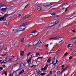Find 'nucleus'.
<instances>
[{"mask_svg":"<svg viewBox=\"0 0 76 76\" xmlns=\"http://www.w3.org/2000/svg\"><path fill=\"white\" fill-rule=\"evenodd\" d=\"M70 45H71V44H69L68 45V46H70Z\"/></svg>","mask_w":76,"mask_h":76,"instance_id":"13d9d810","label":"nucleus"},{"mask_svg":"<svg viewBox=\"0 0 76 76\" xmlns=\"http://www.w3.org/2000/svg\"><path fill=\"white\" fill-rule=\"evenodd\" d=\"M29 36L30 37H32V34H30L29 35Z\"/></svg>","mask_w":76,"mask_h":76,"instance_id":"79ce46f5","label":"nucleus"},{"mask_svg":"<svg viewBox=\"0 0 76 76\" xmlns=\"http://www.w3.org/2000/svg\"><path fill=\"white\" fill-rule=\"evenodd\" d=\"M31 15H27L25 16L23 18V19H26V18H28L30 17Z\"/></svg>","mask_w":76,"mask_h":76,"instance_id":"1a4fd4ad","label":"nucleus"},{"mask_svg":"<svg viewBox=\"0 0 76 76\" xmlns=\"http://www.w3.org/2000/svg\"><path fill=\"white\" fill-rule=\"evenodd\" d=\"M6 9H7V8H2L1 9V10H2L3 11H4V10H6Z\"/></svg>","mask_w":76,"mask_h":76,"instance_id":"bb28decb","label":"nucleus"},{"mask_svg":"<svg viewBox=\"0 0 76 76\" xmlns=\"http://www.w3.org/2000/svg\"><path fill=\"white\" fill-rule=\"evenodd\" d=\"M0 6L1 7H4V6H5V5L4 4H0Z\"/></svg>","mask_w":76,"mask_h":76,"instance_id":"aec40b11","label":"nucleus"},{"mask_svg":"<svg viewBox=\"0 0 76 76\" xmlns=\"http://www.w3.org/2000/svg\"><path fill=\"white\" fill-rule=\"evenodd\" d=\"M8 16V14H5L2 17H1L0 18V21L4 20L5 21L6 20V18Z\"/></svg>","mask_w":76,"mask_h":76,"instance_id":"f03ea898","label":"nucleus"},{"mask_svg":"<svg viewBox=\"0 0 76 76\" xmlns=\"http://www.w3.org/2000/svg\"><path fill=\"white\" fill-rule=\"evenodd\" d=\"M22 52L23 54H24V51H22Z\"/></svg>","mask_w":76,"mask_h":76,"instance_id":"bf43d9fd","label":"nucleus"},{"mask_svg":"<svg viewBox=\"0 0 76 76\" xmlns=\"http://www.w3.org/2000/svg\"><path fill=\"white\" fill-rule=\"evenodd\" d=\"M55 40H58L59 38H61L60 37H59V36H57L56 37H55Z\"/></svg>","mask_w":76,"mask_h":76,"instance_id":"dca6fc26","label":"nucleus"},{"mask_svg":"<svg viewBox=\"0 0 76 76\" xmlns=\"http://www.w3.org/2000/svg\"><path fill=\"white\" fill-rule=\"evenodd\" d=\"M52 4L51 3H47V5L48 6H51Z\"/></svg>","mask_w":76,"mask_h":76,"instance_id":"6ab92c4d","label":"nucleus"},{"mask_svg":"<svg viewBox=\"0 0 76 76\" xmlns=\"http://www.w3.org/2000/svg\"><path fill=\"white\" fill-rule=\"evenodd\" d=\"M36 55L37 56H40V53H37Z\"/></svg>","mask_w":76,"mask_h":76,"instance_id":"5701e85b","label":"nucleus"},{"mask_svg":"<svg viewBox=\"0 0 76 76\" xmlns=\"http://www.w3.org/2000/svg\"><path fill=\"white\" fill-rule=\"evenodd\" d=\"M39 43V41L38 40H35L34 41V42H33V45H37Z\"/></svg>","mask_w":76,"mask_h":76,"instance_id":"423d86ee","label":"nucleus"},{"mask_svg":"<svg viewBox=\"0 0 76 76\" xmlns=\"http://www.w3.org/2000/svg\"><path fill=\"white\" fill-rule=\"evenodd\" d=\"M1 56H5V55H1Z\"/></svg>","mask_w":76,"mask_h":76,"instance_id":"6e6d98bb","label":"nucleus"},{"mask_svg":"<svg viewBox=\"0 0 76 76\" xmlns=\"http://www.w3.org/2000/svg\"><path fill=\"white\" fill-rule=\"evenodd\" d=\"M55 60V57H54V58H53L52 59L51 61H53V60Z\"/></svg>","mask_w":76,"mask_h":76,"instance_id":"f704fd0d","label":"nucleus"},{"mask_svg":"<svg viewBox=\"0 0 76 76\" xmlns=\"http://www.w3.org/2000/svg\"><path fill=\"white\" fill-rule=\"evenodd\" d=\"M40 73H41V72L39 71L37 72V74L38 75H39V74H40Z\"/></svg>","mask_w":76,"mask_h":76,"instance_id":"ea45409f","label":"nucleus"},{"mask_svg":"<svg viewBox=\"0 0 76 76\" xmlns=\"http://www.w3.org/2000/svg\"><path fill=\"white\" fill-rule=\"evenodd\" d=\"M24 38L22 39L21 40V42H24Z\"/></svg>","mask_w":76,"mask_h":76,"instance_id":"473e14b6","label":"nucleus"},{"mask_svg":"<svg viewBox=\"0 0 76 76\" xmlns=\"http://www.w3.org/2000/svg\"><path fill=\"white\" fill-rule=\"evenodd\" d=\"M50 45H51V44H53V43H50Z\"/></svg>","mask_w":76,"mask_h":76,"instance_id":"69168bd1","label":"nucleus"},{"mask_svg":"<svg viewBox=\"0 0 76 76\" xmlns=\"http://www.w3.org/2000/svg\"><path fill=\"white\" fill-rule=\"evenodd\" d=\"M20 55L22 56H23V53L21 54Z\"/></svg>","mask_w":76,"mask_h":76,"instance_id":"864d4df0","label":"nucleus"},{"mask_svg":"<svg viewBox=\"0 0 76 76\" xmlns=\"http://www.w3.org/2000/svg\"><path fill=\"white\" fill-rule=\"evenodd\" d=\"M51 61V59H49L48 60L47 62H48V63H50Z\"/></svg>","mask_w":76,"mask_h":76,"instance_id":"b1692460","label":"nucleus"},{"mask_svg":"<svg viewBox=\"0 0 76 76\" xmlns=\"http://www.w3.org/2000/svg\"><path fill=\"white\" fill-rule=\"evenodd\" d=\"M31 59L32 57H30V58L27 60V62L28 63H29L30 61H31Z\"/></svg>","mask_w":76,"mask_h":76,"instance_id":"a211bd4d","label":"nucleus"},{"mask_svg":"<svg viewBox=\"0 0 76 76\" xmlns=\"http://www.w3.org/2000/svg\"><path fill=\"white\" fill-rule=\"evenodd\" d=\"M0 69H1V70H3V68H2V67H0Z\"/></svg>","mask_w":76,"mask_h":76,"instance_id":"a19ab883","label":"nucleus"},{"mask_svg":"<svg viewBox=\"0 0 76 76\" xmlns=\"http://www.w3.org/2000/svg\"><path fill=\"white\" fill-rule=\"evenodd\" d=\"M51 57H50L49 58V59H50V60H51Z\"/></svg>","mask_w":76,"mask_h":76,"instance_id":"0e129e2a","label":"nucleus"},{"mask_svg":"<svg viewBox=\"0 0 76 76\" xmlns=\"http://www.w3.org/2000/svg\"><path fill=\"white\" fill-rule=\"evenodd\" d=\"M72 31L73 32H74V33H75V32H76V31L75 30H73Z\"/></svg>","mask_w":76,"mask_h":76,"instance_id":"a18cd8bd","label":"nucleus"},{"mask_svg":"<svg viewBox=\"0 0 76 76\" xmlns=\"http://www.w3.org/2000/svg\"><path fill=\"white\" fill-rule=\"evenodd\" d=\"M68 54V53H67V52H66V53H65L64 55H65L66 56H67Z\"/></svg>","mask_w":76,"mask_h":76,"instance_id":"c9c22d12","label":"nucleus"},{"mask_svg":"<svg viewBox=\"0 0 76 76\" xmlns=\"http://www.w3.org/2000/svg\"><path fill=\"white\" fill-rule=\"evenodd\" d=\"M19 29H20V30H19L20 31H24L25 30V28H24L23 29L19 28Z\"/></svg>","mask_w":76,"mask_h":76,"instance_id":"4468645a","label":"nucleus"},{"mask_svg":"<svg viewBox=\"0 0 76 76\" xmlns=\"http://www.w3.org/2000/svg\"><path fill=\"white\" fill-rule=\"evenodd\" d=\"M4 61H6V59H5V60H4V61H3V62H2L1 63V64H2V63H6V62H4Z\"/></svg>","mask_w":76,"mask_h":76,"instance_id":"c756f323","label":"nucleus"},{"mask_svg":"<svg viewBox=\"0 0 76 76\" xmlns=\"http://www.w3.org/2000/svg\"><path fill=\"white\" fill-rule=\"evenodd\" d=\"M21 15H22V14H19L18 16V17H20V16H21Z\"/></svg>","mask_w":76,"mask_h":76,"instance_id":"58836bf2","label":"nucleus"},{"mask_svg":"<svg viewBox=\"0 0 76 76\" xmlns=\"http://www.w3.org/2000/svg\"><path fill=\"white\" fill-rule=\"evenodd\" d=\"M46 75V73H42L40 74V75H41V76H45V75Z\"/></svg>","mask_w":76,"mask_h":76,"instance_id":"f3484780","label":"nucleus"},{"mask_svg":"<svg viewBox=\"0 0 76 76\" xmlns=\"http://www.w3.org/2000/svg\"><path fill=\"white\" fill-rule=\"evenodd\" d=\"M31 54V52L28 53L27 54V56H29Z\"/></svg>","mask_w":76,"mask_h":76,"instance_id":"2f4dec72","label":"nucleus"},{"mask_svg":"<svg viewBox=\"0 0 76 76\" xmlns=\"http://www.w3.org/2000/svg\"><path fill=\"white\" fill-rule=\"evenodd\" d=\"M60 52V50H58L56 52V53L58 54Z\"/></svg>","mask_w":76,"mask_h":76,"instance_id":"37998d69","label":"nucleus"},{"mask_svg":"<svg viewBox=\"0 0 76 76\" xmlns=\"http://www.w3.org/2000/svg\"><path fill=\"white\" fill-rule=\"evenodd\" d=\"M52 52H50L49 53V54H51Z\"/></svg>","mask_w":76,"mask_h":76,"instance_id":"680f3d73","label":"nucleus"},{"mask_svg":"<svg viewBox=\"0 0 76 76\" xmlns=\"http://www.w3.org/2000/svg\"><path fill=\"white\" fill-rule=\"evenodd\" d=\"M58 60H56V63H58Z\"/></svg>","mask_w":76,"mask_h":76,"instance_id":"5fc2aeb1","label":"nucleus"},{"mask_svg":"<svg viewBox=\"0 0 76 76\" xmlns=\"http://www.w3.org/2000/svg\"><path fill=\"white\" fill-rule=\"evenodd\" d=\"M25 66H26V63L25 62L21 64H20V69L21 70L22 69H23Z\"/></svg>","mask_w":76,"mask_h":76,"instance_id":"7ed1b4c3","label":"nucleus"},{"mask_svg":"<svg viewBox=\"0 0 76 76\" xmlns=\"http://www.w3.org/2000/svg\"><path fill=\"white\" fill-rule=\"evenodd\" d=\"M52 73H53V71H50V74H52Z\"/></svg>","mask_w":76,"mask_h":76,"instance_id":"09e8293b","label":"nucleus"},{"mask_svg":"<svg viewBox=\"0 0 76 76\" xmlns=\"http://www.w3.org/2000/svg\"><path fill=\"white\" fill-rule=\"evenodd\" d=\"M60 71L59 72H57V75H58V73H60Z\"/></svg>","mask_w":76,"mask_h":76,"instance_id":"603ef678","label":"nucleus"},{"mask_svg":"<svg viewBox=\"0 0 76 76\" xmlns=\"http://www.w3.org/2000/svg\"><path fill=\"white\" fill-rule=\"evenodd\" d=\"M65 6V7H66V9H68L70 7V5L68 4H66Z\"/></svg>","mask_w":76,"mask_h":76,"instance_id":"f8f14e48","label":"nucleus"},{"mask_svg":"<svg viewBox=\"0 0 76 76\" xmlns=\"http://www.w3.org/2000/svg\"><path fill=\"white\" fill-rule=\"evenodd\" d=\"M54 61H53L52 62V64H54Z\"/></svg>","mask_w":76,"mask_h":76,"instance_id":"e2e57ef3","label":"nucleus"},{"mask_svg":"<svg viewBox=\"0 0 76 76\" xmlns=\"http://www.w3.org/2000/svg\"><path fill=\"white\" fill-rule=\"evenodd\" d=\"M63 41V40H61L60 42H59V43H60V42H62Z\"/></svg>","mask_w":76,"mask_h":76,"instance_id":"3c124183","label":"nucleus"},{"mask_svg":"<svg viewBox=\"0 0 76 76\" xmlns=\"http://www.w3.org/2000/svg\"><path fill=\"white\" fill-rule=\"evenodd\" d=\"M50 40L51 39H53L54 40H56V39L55 38V37H54L53 38H50Z\"/></svg>","mask_w":76,"mask_h":76,"instance_id":"7c9ffc66","label":"nucleus"},{"mask_svg":"<svg viewBox=\"0 0 76 76\" xmlns=\"http://www.w3.org/2000/svg\"><path fill=\"white\" fill-rule=\"evenodd\" d=\"M24 72V70L23 69L22 70V71H21L19 73V75H20L21 74H22V73H23Z\"/></svg>","mask_w":76,"mask_h":76,"instance_id":"412c9836","label":"nucleus"},{"mask_svg":"<svg viewBox=\"0 0 76 76\" xmlns=\"http://www.w3.org/2000/svg\"><path fill=\"white\" fill-rule=\"evenodd\" d=\"M33 33H34V34H35L36 35V34H37L36 36H37L38 35V34H39V33L38 32V31H37L36 30L35 31H33L32 32Z\"/></svg>","mask_w":76,"mask_h":76,"instance_id":"9d476101","label":"nucleus"},{"mask_svg":"<svg viewBox=\"0 0 76 76\" xmlns=\"http://www.w3.org/2000/svg\"><path fill=\"white\" fill-rule=\"evenodd\" d=\"M5 75H7V74L6 73H5Z\"/></svg>","mask_w":76,"mask_h":76,"instance_id":"338daca9","label":"nucleus"},{"mask_svg":"<svg viewBox=\"0 0 76 76\" xmlns=\"http://www.w3.org/2000/svg\"><path fill=\"white\" fill-rule=\"evenodd\" d=\"M6 25L7 26H9V23L8 22H7L6 23Z\"/></svg>","mask_w":76,"mask_h":76,"instance_id":"393cba45","label":"nucleus"},{"mask_svg":"<svg viewBox=\"0 0 76 76\" xmlns=\"http://www.w3.org/2000/svg\"><path fill=\"white\" fill-rule=\"evenodd\" d=\"M43 6H44V9H47V3H45L43 4Z\"/></svg>","mask_w":76,"mask_h":76,"instance_id":"9b49d317","label":"nucleus"},{"mask_svg":"<svg viewBox=\"0 0 76 76\" xmlns=\"http://www.w3.org/2000/svg\"><path fill=\"white\" fill-rule=\"evenodd\" d=\"M64 71V70L63 69V70L61 72V74H62V73H63V72Z\"/></svg>","mask_w":76,"mask_h":76,"instance_id":"de8ad7c7","label":"nucleus"},{"mask_svg":"<svg viewBox=\"0 0 76 76\" xmlns=\"http://www.w3.org/2000/svg\"><path fill=\"white\" fill-rule=\"evenodd\" d=\"M28 5H27L26 7H25L24 8V9H25V8H26V7H28Z\"/></svg>","mask_w":76,"mask_h":76,"instance_id":"49530a36","label":"nucleus"},{"mask_svg":"<svg viewBox=\"0 0 76 76\" xmlns=\"http://www.w3.org/2000/svg\"><path fill=\"white\" fill-rule=\"evenodd\" d=\"M62 8L63 9H66V7H65V5H63L62 6Z\"/></svg>","mask_w":76,"mask_h":76,"instance_id":"4be33fe9","label":"nucleus"},{"mask_svg":"<svg viewBox=\"0 0 76 76\" xmlns=\"http://www.w3.org/2000/svg\"><path fill=\"white\" fill-rule=\"evenodd\" d=\"M67 8H66L65 10V12H67Z\"/></svg>","mask_w":76,"mask_h":76,"instance_id":"4d7b16f0","label":"nucleus"},{"mask_svg":"<svg viewBox=\"0 0 76 76\" xmlns=\"http://www.w3.org/2000/svg\"><path fill=\"white\" fill-rule=\"evenodd\" d=\"M39 58L41 59L42 58V57H39L37 58V60H38V59H39Z\"/></svg>","mask_w":76,"mask_h":76,"instance_id":"72a5a7b5","label":"nucleus"},{"mask_svg":"<svg viewBox=\"0 0 76 76\" xmlns=\"http://www.w3.org/2000/svg\"><path fill=\"white\" fill-rule=\"evenodd\" d=\"M64 67V64L63 65H62L61 67L63 68V67Z\"/></svg>","mask_w":76,"mask_h":76,"instance_id":"8fccbe9b","label":"nucleus"},{"mask_svg":"<svg viewBox=\"0 0 76 76\" xmlns=\"http://www.w3.org/2000/svg\"><path fill=\"white\" fill-rule=\"evenodd\" d=\"M59 20H57L56 21V22H53L50 23L48 25V26L49 27H51V26H54L58 23L59 22Z\"/></svg>","mask_w":76,"mask_h":76,"instance_id":"f257e3e1","label":"nucleus"},{"mask_svg":"<svg viewBox=\"0 0 76 76\" xmlns=\"http://www.w3.org/2000/svg\"><path fill=\"white\" fill-rule=\"evenodd\" d=\"M51 14L52 15V16H53L54 17H59L60 16L58 15H56V14L54 12H52L51 13Z\"/></svg>","mask_w":76,"mask_h":76,"instance_id":"0eeeda50","label":"nucleus"},{"mask_svg":"<svg viewBox=\"0 0 76 76\" xmlns=\"http://www.w3.org/2000/svg\"><path fill=\"white\" fill-rule=\"evenodd\" d=\"M2 68H5L6 67V66H5L4 65H2Z\"/></svg>","mask_w":76,"mask_h":76,"instance_id":"cd10ccee","label":"nucleus"},{"mask_svg":"<svg viewBox=\"0 0 76 76\" xmlns=\"http://www.w3.org/2000/svg\"><path fill=\"white\" fill-rule=\"evenodd\" d=\"M69 67V66H68L67 67H66L64 70H67L68 68Z\"/></svg>","mask_w":76,"mask_h":76,"instance_id":"a878e982","label":"nucleus"},{"mask_svg":"<svg viewBox=\"0 0 76 76\" xmlns=\"http://www.w3.org/2000/svg\"><path fill=\"white\" fill-rule=\"evenodd\" d=\"M72 56H70L69 58V59H72Z\"/></svg>","mask_w":76,"mask_h":76,"instance_id":"c03bdc74","label":"nucleus"},{"mask_svg":"<svg viewBox=\"0 0 76 76\" xmlns=\"http://www.w3.org/2000/svg\"><path fill=\"white\" fill-rule=\"evenodd\" d=\"M76 39V37H73L71 39Z\"/></svg>","mask_w":76,"mask_h":76,"instance_id":"4c0bfd02","label":"nucleus"},{"mask_svg":"<svg viewBox=\"0 0 76 76\" xmlns=\"http://www.w3.org/2000/svg\"><path fill=\"white\" fill-rule=\"evenodd\" d=\"M47 67H48V65L47 64L45 66L44 68H41V70L42 72H43V71H45V70H47Z\"/></svg>","mask_w":76,"mask_h":76,"instance_id":"39448f33","label":"nucleus"},{"mask_svg":"<svg viewBox=\"0 0 76 76\" xmlns=\"http://www.w3.org/2000/svg\"><path fill=\"white\" fill-rule=\"evenodd\" d=\"M74 29L75 30H76V27H75V28H74Z\"/></svg>","mask_w":76,"mask_h":76,"instance_id":"052dcab7","label":"nucleus"},{"mask_svg":"<svg viewBox=\"0 0 76 76\" xmlns=\"http://www.w3.org/2000/svg\"><path fill=\"white\" fill-rule=\"evenodd\" d=\"M36 67V65H32L31 66V68H32V67Z\"/></svg>","mask_w":76,"mask_h":76,"instance_id":"c85d7f7f","label":"nucleus"},{"mask_svg":"<svg viewBox=\"0 0 76 76\" xmlns=\"http://www.w3.org/2000/svg\"><path fill=\"white\" fill-rule=\"evenodd\" d=\"M19 64L18 63H17L15 64L12 67H16V66H18Z\"/></svg>","mask_w":76,"mask_h":76,"instance_id":"2eb2a0df","label":"nucleus"},{"mask_svg":"<svg viewBox=\"0 0 76 76\" xmlns=\"http://www.w3.org/2000/svg\"><path fill=\"white\" fill-rule=\"evenodd\" d=\"M47 76H50V74L48 75Z\"/></svg>","mask_w":76,"mask_h":76,"instance_id":"774afa93","label":"nucleus"},{"mask_svg":"<svg viewBox=\"0 0 76 76\" xmlns=\"http://www.w3.org/2000/svg\"><path fill=\"white\" fill-rule=\"evenodd\" d=\"M48 45H49L48 44H47V45H45V46H46V47H48Z\"/></svg>","mask_w":76,"mask_h":76,"instance_id":"e433bc0d","label":"nucleus"},{"mask_svg":"<svg viewBox=\"0 0 76 76\" xmlns=\"http://www.w3.org/2000/svg\"><path fill=\"white\" fill-rule=\"evenodd\" d=\"M26 25H28V23L26 22L20 26H23L25 27L26 26Z\"/></svg>","mask_w":76,"mask_h":76,"instance_id":"6e6552de","label":"nucleus"},{"mask_svg":"<svg viewBox=\"0 0 76 76\" xmlns=\"http://www.w3.org/2000/svg\"><path fill=\"white\" fill-rule=\"evenodd\" d=\"M41 9H42V7H37V10L38 11H39L40 10H41Z\"/></svg>","mask_w":76,"mask_h":76,"instance_id":"ddd939ff","label":"nucleus"},{"mask_svg":"<svg viewBox=\"0 0 76 76\" xmlns=\"http://www.w3.org/2000/svg\"><path fill=\"white\" fill-rule=\"evenodd\" d=\"M5 61L7 63H10V61H12V60L10 58H5Z\"/></svg>","mask_w":76,"mask_h":76,"instance_id":"20e7f679","label":"nucleus"}]
</instances>
